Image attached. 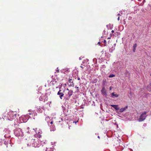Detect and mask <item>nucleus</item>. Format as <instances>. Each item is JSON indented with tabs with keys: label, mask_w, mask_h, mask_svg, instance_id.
I'll return each mask as SVG.
<instances>
[{
	"label": "nucleus",
	"mask_w": 151,
	"mask_h": 151,
	"mask_svg": "<svg viewBox=\"0 0 151 151\" xmlns=\"http://www.w3.org/2000/svg\"><path fill=\"white\" fill-rule=\"evenodd\" d=\"M78 122V121H77V122H75V123H76L77 122Z\"/></svg>",
	"instance_id": "4c0bfd02"
},
{
	"label": "nucleus",
	"mask_w": 151,
	"mask_h": 151,
	"mask_svg": "<svg viewBox=\"0 0 151 151\" xmlns=\"http://www.w3.org/2000/svg\"><path fill=\"white\" fill-rule=\"evenodd\" d=\"M114 76H115V75L114 74H110L109 75V77L112 78V77H114Z\"/></svg>",
	"instance_id": "a211bd4d"
},
{
	"label": "nucleus",
	"mask_w": 151,
	"mask_h": 151,
	"mask_svg": "<svg viewBox=\"0 0 151 151\" xmlns=\"http://www.w3.org/2000/svg\"><path fill=\"white\" fill-rule=\"evenodd\" d=\"M111 55L108 52H106L105 53V56L107 58H109L111 56Z\"/></svg>",
	"instance_id": "f8f14e48"
},
{
	"label": "nucleus",
	"mask_w": 151,
	"mask_h": 151,
	"mask_svg": "<svg viewBox=\"0 0 151 151\" xmlns=\"http://www.w3.org/2000/svg\"><path fill=\"white\" fill-rule=\"evenodd\" d=\"M97 137L99 139H100V137L99 136H98Z\"/></svg>",
	"instance_id": "7c9ffc66"
},
{
	"label": "nucleus",
	"mask_w": 151,
	"mask_h": 151,
	"mask_svg": "<svg viewBox=\"0 0 151 151\" xmlns=\"http://www.w3.org/2000/svg\"><path fill=\"white\" fill-rule=\"evenodd\" d=\"M117 15H118V16H119V15H120V14H119H119H117Z\"/></svg>",
	"instance_id": "c9c22d12"
},
{
	"label": "nucleus",
	"mask_w": 151,
	"mask_h": 151,
	"mask_svg": "<svg viewBox=\"0 0 151 151\" xmlns=\"http://www.w3.org/2000/svg\"><path fill=\"white\" fill-rule=\"evenodd\" d=\"M114 32V30H112L111 31V32L112 33H113Z\"/></svg>",
	"instance_id": "c85d7f7f"
},
{
	"label": "nucleus",
	"mask_w": 151,
	"mask_h": 151,
	"mask_svg": "<svg viewBox=\"0 0 151 151\" xmlns=\"http://www.w3.org/2000/svg\"><path fill=\"white\" fill-rule=\"evenodd\" d=\"M100 43H101L100 42H99L98 43V44H99L100 45H100Z\"/></svg>",
	"instance_id": "bb28decb"
},
{
	"label": "nucleus",
	"mask_w": 151,
	"mask_h": 151,
	"mask_svg": "<svg viewBox=\"0 0 151 151\" xmlns=\"http://www.w3.org/2000/svg\"><path fill=\"white\" fill-rule=\"evenodd\" d=\"M107 44L108 45V46L109 45H111V44H110V40L108 41V42H107Z\"/></svg>",
	"instance_id": "4be33fe9"
},
{
	"label": "nucleus",
	"mask_w": 151,
	"mask_h": 151,
	"mask_svg": "<svg viewBox=\"0 0 151 151\" xmlns=\"http://www.w3.org/2000/svg\"><path fill=\"white\" fill-rule=\"evenodd\" d=\"M103 33L105 35H107L108 34V32H106L105 30H104L103 31Z\"/></svg>",
	"instance_id": "6ab92c4d"
},
{
	"label": "nucleus",
	"mask_w": 151,
	"mask_h": 151,
	"mask_svg": "<svg viewBox=\"0 0 151 151\" xmlns=\"http://www.w3.org/2000/svg\"><path fill=\"white\" fill-rule=\"evenodd\" d=\"M111 38V36H110V37H108V38H107V39H110Z\"/></svg>",
	"instance_id": "c756f323"
},
{
	"label": "nucleus",
	"mask_w": 151,
	"mask_h": 151,
	"mask_svg": "<svg viewBox=\"0 0 151 151\" xmlns=\"http://www.w3.org/2000/svg\"><path fill=\"white\" fill-rule=\"evenodd\" d=\"M8 115L12 119H14L16 117V114H14V112L12 111H10Z\"/></svg>",
	"instance_id": "20e7f679"
},
{
	"label": "nucleus",
	"mask_w": 151,
	"mask_h": 151,
	"mask_svg": "<svg viewBox=\"0 0 151 151\" xmlns=\"http://www.w3.org/2000/svg\"><path fill=\"white\" fill-rule=\"evenodd\" d=\"M137 46V44L136 43H135L134 44L133 46V51L134 52H135V50L136 49V48Z\"/></svg>",
	"instance_id": "2eb2a0df"
},
{
	"label": "nucleus",
	"mask_w": 151,
	"mask_h": 151,
	"mask_svg": "<svg viewBox=\"0 0 151 151\" xmlns=\"http://www.w3.org/2000/svg\"><path fill=\"white\" fill-rule=\"evenodd\" d=\"M110 35H111V36H112V35H111V34H110Z\"/></svg>",
	"instance_id": "ea45409f"
},
{
	"label": "nucleus",
	"mask_w": 151,
	"mask_h": 151,
	"mask_svg": "<svg viewBox=\"0 0 151 151\" xmlns=\"http://www.w3.org/2000/svg\"><path fill=\"white\" fill-rule=\"evenodd\" d=\"M57 69L56 70V72L57 73H59V70L58 69V68H57Z\"/></svg>",
	"instance_id": "b1692460"
},
{
	"label": "nucleus",
	"mask_w": 151,
	"mask_h": 151,
	"mask_svg": "<svg viewBox=\"0 0 151 151\" xmlns=\"http://www.w3.org/2000/svg\"><path fill=\"white\" fill-rule=\"evenodd\" d=\"M150 88V86H147V89L148 91H150V90H149V88Z\"/></svg>",
	"instance_id": "412c9836"
},
{
	"label": "nucleus",
	"mask_w": 151,
	"mask_h": 151,
	"mask_svg": "<svg viewBox=\"0 0 151 151\" xmlns=\"http://www.w3.org/2000/svg\"><path fill=\"white\" fill-rule=\"evenodd\" d=\"M111 95L112 96H114L116 97H118L119 96V95L117 94H114V92L112 93H111Z\"/></svg>",
	"instance_id": "dca6fc26"
},
{
	"label": "nucleus",
	"mask_w": 151,
	"mask_h": 151,
	"mask_svg": "<svg viewBox=\"0 0 151 151\" xmlns=\"http://www.w3.org/2000/svg\"><path fill=\"white\" fill-rule=\"evenodd\" d=\"M102 42L104 43V44H102L101 46H108V45L107 44V42L105 40H104L103 41H101Z\"/></svg>",
	"instance_id": "ddd939ff"
},
{
	"label": "nucleus",
	"mask_w": 151,
	"mask_h": 151,
	"mask_svg": "<svg viewBox=\"0 0 151 151\" xmlns=\"http://www.w3.org/2000/svg\"><path fill=\"white\" fill-rule=\"evenodd\" d=\"M40 140L37 138L34 139H29L27 143L28 146L38 147L41 146Z\"/></svg>",
	"instance_id": "f257e3e1"
},
{
	"label": "nucleus",
	"mask_w": 151,
	"mask_h": 151,
	"mask_svg": "<svg viewBox=\"0 0 151 151\" xmlns=\"http://www.w3.org/2000/svg\"><path fill=\"white\" fill-rule=\"evenodd\" d=\"M67 90L68 91V94L66 95V96H67V98L69 99L70 98V96L72 95L73 92L71 90H69L68 88H67Z\"/></svg>",
	"instance_id": "39448f33"
},
{
	"label": "nucleus",
	"mask_w": 151,
	"mask_h": 151,
	"mask_svg": "<svg viewBox=\"0 0 151 151\" xmlns=\"http://www.w3.org/2000/svg\"><path fill=\"white\" fill-rule=\"evenodd\" d=\"M106 80H103V83H102V85L103 86H104H104L106 83Z\"/></svg>",
	"instance_id": "f3484780"
},
{
	"label": "nucleus",
	"mask_w": 151,
	"mask_h": 151,
	"mask_svg": "<svg viewBox=\"0 0 151 151\" xmlns=\"http://www.w3.org/2000/svg\"><path fill=\"white\" fill-rule=\"evenodd\" d=\"M111 106L114 108L116 111H118L119 109L118 105H111Z\"/></svg>",
	"instance_id": "9d476101"
},
{
	"label": "nucleus",
	"mask_w": 151,
	"mask_h": 151,
	"mask_svg": "<svg viewBox=\"0 0 151 151\" xmlns=\"http://www.w3.org/2000/svg\"><path fill=\"white\" fill-rule=\"evenodd\" d=\"M111 87H110L109 88V89L110 90H111Z\"/></svg>",
	"instance_id": "f704fd0d"
},
{
	"label": "nucleus",
	"mask_w": 151,
	"mask_h": 151,
	"mask_svg": "<svg viewBox=\"0 0 151 151\" xmlns=\"http://www.w3.org/2000/svg\"><path fill=\"white\" fill-rule=\"evenodd\" d=\"M53 123V121H51V122H50V124H52Z\"/></svg>",
	"instance_id": "cd10ccee"
},
{
	"label": "nucleus",
	"mask_w": 151,
	"mask_h": 151,
	"mask_svg": "<svg viewBox=\"0 0 151 151\" xmlns=\"http://www.w3.org/2000/svg\"><path fill=\"white\" fill-rule=\"evenodd\" d=\"M47 149V146L46 144H45L44 145H42L41 149L43 151L45 150V151H46Z\"/></svg>",
	"instance_id": "1a4fd4ad"
},
{
	"label": "nucleus",
	"mask_w": 151,
	"mask_h": 151,
	"mask_svg": "<svg viewBox=\"0 0 151 151\" xmlns=\"http://www.w3.org/2000/svg\"><path fill=\"white\" fill-rule=\"evenodd\" d=\"M150 76H151V74H150Z\"/></svg>",
	"instance_id": "c03bdc74"
},
{
	"label": "nucleus",
	"mask_w": 151,
	"mask_h": 151,
	"mask_svg": "<svg viewBox=\"0 0 151 151\" xmlns=\"http://www.w3.org/2000/svg\"><path fill=\"white\" fill-rule=\"evenodd\" d=\"M97 81V80L96 79H95V82H96Z\"/></svg>",
	"instance_id": "473e14b6"
},
{
	"label": "nucleus",
	"mask_w": 151,
	"mask_h": 151,
	"mask_svg": "<svg viewBox=\"0 0 151 151\" xmlns=\"http://www.w3.org/2000/svg\"><path fill=\"white\" fill-rule=\"evenodd\" d=\"M128 106H126L124 108H122L120 109H119V112H122L124 111L125 110H126V109H127L128 108Z\"/></svg>",
	"instance_id": "9b49d317"
},
{
	"label": "nucleus",
	"mask_w": 151,
	"mask_h": 151,
	"mask_svg": "<svg viewBox=\"0 0 151 151\" xmlns=\"http://www.w3.org/2000/svg\"><path fill=\"white\" fill-rule=\"evenodd\" d=\"M101 93L103 96H106L107 95L106 90L104 87H103L101 90Z\"/></svg>",
	"instance_id": "0eeeda50"
},
{
	"label": "nucleus",
	"mask_w": 151,
	"mask_h": 151,
	"mask_svg": "<svg viewBox=\"0 0 151 151\" xmlns=\"http://www.w3.org/2000/svg\"><path fill=\"white\" fill-rule=\"evenodd\" d=\"M14 133L17 137H21L23 135V132L22 129L20 128H18L15 130Z\"/></svg>",
	"instance_id": "f03ea898"
},
{
	"label": "nucleus",
	"mask_w": 151,
	"mask_h": 151,
	"mask_svg": "<svg viewBox=\"0 0 151 151\" xmlns=\"http://www.w3.org/2000/svg\"><path fill=\"white\" fill-rule=\"evenodd\" d=\"M78 80H80V79L79 77H78Z\"/></svg>",
	"instance_id": "a878e982"
},
{
	"label": "nucleus",
	"mask_w": 151,
	"mask_h": 151,
	"mask_svg": "<svg viewBox=\"0 0 151 151\" xmlns=\"http://www.w3.org/2000/svg\"><path fill=\"white\" fill-rule=\"evenodd\" d=\"M146 113L147 112H144L141 115L139 119V122H142L145 119L146 117V116L145 115H146Z\"/></svg>",
	"instance_id": "7ed1b4c3"
},
{
	"label": "nucleus",
	"mask_w": 151,
	"mask_h": 151,
	"mask_svg": "<svg viewBox=\"0 0 151 151\" xmlns=\"http://www.w3.org/2000/svg\"><path fill=\"white\" fill-rule=\"evenodd\" d=\"M27 129H29V127H27Z\"/></svg>",
	"instance_id": "a19ab883"
},
{
	"label": "nucleus",
	"mask_w": 151,
	"mask_h": 151,
	"mask_svg": "<svg viewBox=\"0 0 151 151\" xmlns=\"http://www.w3.org/2000/svg\"><path fill=\"white\" fill-rule=\"evenodd\" d=\"M57 95H59V97L61 99H62V97L64 95L63 92H61V90H60L58 92Z\"/></svg>",
	"instance_id": "423d86ee"
},
{
	"label": "nucleus",
	"mask_w": 151,
	"mask_h": 151,
	"mask_svg": "<svg viewBox=\"0 0 151 151\" xmlns=\"http://www.w3.org/2000/svg\"><path fill=\"white\" fill-rule=\"evenodd\" d=\"M132 19V17H128V19L129 20H131Z\"/></svg>",
	"instance_id": "5701e85b"
},
{
	"label": "nucleus",
	"mask_w": 151,
	"mask_h": 151,
	"mask_svg": "<svg viewBox=\"0 0 151 151\" xmlns=\"http://www.w3.org/2000/svg\"><path fill=\"white\" fill-rule=\"evenodd\" d=\"M117 113H118V114H119V112H117Z\"/></svg>",
	"instance_id": "79ce46f5"
},
{
	"label": "nucleus",
	"mask_w": 151,
	"mask_h": 151,
	"mask_svg": "<svg viewBox=\"0 0 151 151\" xmlns=\"http://www.w3.org/2000/svg\"><path fill=\"white\" fill-rule=\"evenodd\" d=\"M111 45H108L109 51L110 53H112L113 51L115 49V47H114V46H112L111 47Z\"/></svg>",
	"instance_id": "6e6552de"
},
{
	"label": "nucleus",
	"mask_w": 151,
	"mask_h": 151,
	"mask_svg": "<svg viewBox=\"0 0 151 151\" xmlns=\"http://www.w3.org/2000/svg\"><path fill=\"white\" fill-rule=\"evenodd\" d=\"M120 18L119 17L118 18L117 20L118 21H119V20Z\"/></svg>",
	"instance_id": "393cba45"
},
{
	"label": "nucleus",
	"mask_w": 151,
	"mask_h": 151,
	"mask_svg": "<svg viewBox=\"0 0 151 151\" xmlns=\"http://www.w3.org/2000/svg\"><path fill=\"white\" fill-rule=\"evenodd\" d=\"M131 150H132L131 151H133L132 150V149H131Z\"/></svg>",
	"instance_id": "37998d69"
},
{
	"label": "nucleus",
	"mask_w": 151,
	"mask_h": 151,
	"mask_svg": "<svg viewBox=\"0 0 151 151\" xmlns=\"http://www.w3.org/2000/svg\"><path fill=\"white\" fill-rule=\"evenodd\" d=\"M108 25H109V24H108V25H106V27H108Z\"/></svg>",
	"instance_id": "58836bf2"
},
{
	"label": "nucleus",
	"mask_w": 151,
	"mask_h": 151,
	"mask_svg": "<svg viewBox=\"0 0 151 151\" xmlns=\"http://www.w3.org/2000/svg\"><path fill=\"white\" fill-rule=\"evenodd\" d=\"M86 66V64L84 63H82L80 66V67L82 68V69H84Z\"/></svg>",
	"instance_id": "4468645a"
},
{
	"label": "nucleus",
	"mask_w": 151,
	"mask_h": 151,
	"mask_svg": "<svg viewBox=\"0 0 151 151\" xmlns=\"http://www.w3.org/2000/svg\"><path fill=\"white\" fill-rule=\"evenodd\" d=\"M69 83H73V82L72 81V79H69Z\"/></svg>",
	"instance_id": "aec40b11"
},
{
	"label": "nucleus",
	"mask_w": 151,
	"mask_h": 151,
	"mask_svg": "<svg viewBox=\"0 0 151 151\" xmlns=\"http://www.w3.org/2000/svg\"><path fill=\"white\" fill-rule=\"evenodd\" d=\"M116 45V44L115 43V44H114V46H114V47H115V45Z\"/></svg>",
	"instance_id": "72a5a7b5"
},
{
	"label": "nucleus",
	"mask_w": 151,
	"mask_h": 151,
	"mask_svg": "<svg viewBox=\"0 0 151 151\" xmlns=\"http://www.w3.org/2000/svg\"><path fill=\"white\" fill-rule=\"evenodd\" d=\"M76 88L77 89H78V87H76Z\"/></svg>",
	"instance_id": "2f4dec72"
},
{
	"label": "nucleus",
	"mask_w": 151,
	"mask_h": 151,
	"mask_svg": "<svg viewBox=\"0 0 151 151\" xmlns=\"http://www.w3.org/2000/svg\"><path fill=\"white\" fill-rule=\"evenodd\" d=\"M112 27H111V28H110V29H112Z\"/></svg>",
	"instance_id": "e433bc0d"
}]
</instances>
